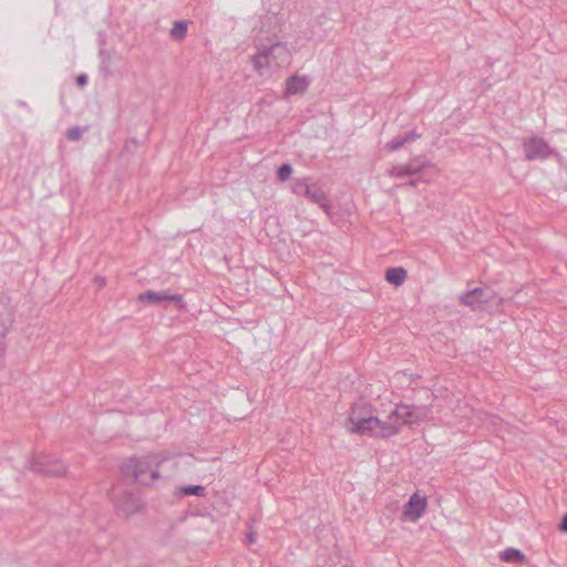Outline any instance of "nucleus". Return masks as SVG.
<instances>
[{
	"label": "nucleus",
	"instance_id": "a878e982",
	"mask_svg": "<svg viewBox=\"0 0 567 567\" xmlns=\"http://www.w3.org/2000/svg\"><path fill=\"white\" fill-rule=\"evenodd\" d=\"M421 135L417 134L415 131H411L410 133L405 134L403 137L406 140V143H410L416 138H419Z\"/></svg>",
	"mask_w": 567,
	"mask_h": 567
},
{
	"label": "nucleus",
	"instance_id": "f257e3e1",
	"mask_svg": "<svg viewBox=\"0 0 567 567\" xmlns=\"http://www.w3.org/2000/svg\"><path fill=\"white\" fill-rule=\"evenodd\" d=\"M256 50V53L250 56V62L260 76L286 68L291 62V52L284 42H275L270 45L257 44Z\"/></svg>",
	"mask_w": 567,
	"mask_h": 567
},
{
	"label": "nucleus",
	"instance_id": "c756f323",
	"mask_svg": "<svg viewBox=\"0 0 567 567\" xmlns=\"http://www.w3.org/2000/svg\"><path fill=\"white\" fill-rule=\"evenodd\" d=\"M76 83L80 85V86H83L87 83V76L85 74H80L78 78H76Z\"/></svg>",
	"mask_w": 567,
	"mask_h": 567
},
{
	"label": "nucleus",
	"instance_id": "7c9ffc66",
	"mask_svg": "<svg viewBox=\"0 0 567 567\" xmlns=\"http://www.w3.org/2000/svg\"><path fill=\"white\" fill-rule=\"evenodd\" d=\"M419 183V179H410L406 185L415 187Z\"/></svg>",
	"mask_w": 567,
	"mask_h": 567
},
{
	"label": "nucleus",
	"instance_id": "6e6552de",
	"mask_svg": "<svg viewBox=\"0 0 567 567\" xmlns=\"http://www.w3.org/2000/svg\"><path fill=\"white\" fill-rule=\"evenodd\" d=\"M523 148L526 161L545 159L553 154L550 146L537 136L524 140Z\"/></svg>",
	"mask_w": 567,
	"mask_h": 567
},
{
	"label": "nucleus",
	"instance_id": "20e7f679",
	"mask_svg": "<svg viewBox=\"0 0 567 567\" xmlns=\"http://www.w3.org/2000/svg\"><path fill=\"white\" fill-rule=\"evenodd\" d=\"M378 425H374L373 434L379 437H390L399 433L402 425L405 424L403 415L401 413L400 405H395L386 415L378 412Z\"/></svg>",
	"mask_w": 567,
	"mask_h": 567
},
{
	"label": "nucleus",
	"instance_id": "39448f33",
	"mask_svg": "<svg viewBox=\"0 0 567 567\" xmlns=\"http://www.w3.org/2000/svg\"><path fill=\"white\" fill-rule=\"evenodd\" d=\"M503 301L497 295L488 287L474 288L460 296V302L464 306L472 308L473 310L480 309L483 305H487L496 300Z\"/></svg>",
	"mask_w": 567,
	"mask_h": 567
},
{
	"label": "nucleus",
	"instance_id": "393cba45",
	"mask_svg": "<svg viewBox=\"0 0 567 567\" xmlns=\"http://www.w3.org/2000/svg\"><path fill=\"white\" fill-rule=\"evenodd\" d=\"M249 527V533L247 534V542L248 544H255L256 540H257V534L251 529V525L248 526Z\"/></svg>",
	"mask_w": 567,
	"mask_h": 567
},
{
	"label": "nucleus",
	"instance_id": "cd10ccee",
	"mask_svg": "<svg viewBox=\"0 0 567 567\" xmlns=\"http://www.w3.org/2000/svg\"><path fill=\"white\" fill-rule=\"evenodd\" d=\"M94 284L96 285V287H97V288H102V287H104V286H105L106 280H105V278H104V277L96 276V277L94 278Z\"/></svg>",
	"mask_w": 567,
	"mask_h": 567
},
{
	"label": "nucleus",
	"instance_id": "a211bd4d",
	"mask_svg": "<svg viewBox=\"0 0 567 567\" xmlns=\"http://www.w3.org/2000/svg\"><path fill=\"white\" fill-rule=\"evenodd\" d=\"M429 165V162L423 161L420 157H415L410 163L405 164V167L409 176H412L421 173Z\"/></svg>",
	"mask_w": 567,
	"mask_h": 567
},
{
	"label": "nucleus",
	"instance_id": "f03ea898",
	"mask_svg": "<svg viewBox=\"0 0 567 567\" xmlns=\"http://www.w3.org/2000/svg\"><path fill=\"white\" fill-rule=\"evenodd\" d=\"M168 461L164 453L132 457L123 465V472L141 485H151L159 478V467Z\"/></svg>",
	"mask_w": 567,
	"mask_h": 567
},
{
	"label": "nucleus",
	"instance_id": "4468645a",
	"mask_svg": "<svg viewBox=\"0 0 567 567\" xmlns=\"http://www.w3.org/2000/svg\"><path fill=\"white\" fill-rule=\"evenodd\" d=\"M309 79L306 75H292L286 80L285 96L302 94L308 90Z\"/></svg>",
	"mask_w": 567,
	"mask_h": 567
},
{
	"label": "nucleus",
	"instance_id": "5701e85b",
	"mask_svg": "<svg viewBox=\"0 0 567 567\" xmlns=\"http://www.w3.org/2000/svg\"><path fill=\"white\" fill-rule=\"evenodd\" d=\"M388 175L391 177H398V178L409 176L405 165L393 166L392 168H390L388 171Z\"/></svg>",
	"mask_w": 567,
	"mask_h": 567
},
{
	"label": "nucleus",
	"instance_id": "7ed1b4c3",
	"mask_svg": "<svg viewBox=\"0 0 567 567\" xmlns=\"http://www.w3.org/2000/svg\"><path fill=\"white\" fill-rule=\"evenodd\" d=\"M377 411L367 403H357L353 405L349 417L346 421V427L351 433L373 434L374 425H378Z\"/></svg>",
	"mask_w": 567,
	"mask_h": 567
},
{
	"label": "nucleus",
	"instance_id": "423d86ee",
	"mask_svg": "<svg viewBox=\"0 0 567 567\" xmlns=\"http://www.w3.org/2000/svg\"><path fill=\"white\" fill-rule=\"evenodd\" d=\"M28 467L33 472L51 476H62L66 473L64 463L59 460L49 458L48 456L33 457L29 461Z\"/></svg>",
	"mask_w": 567,
	"mask_h": 567
},
{
	"label": "nucleus",
	"instance_id": "412c9836",
	"mask_svg": "<svg viewBox=\"0 0 567 567\" xmlns=\"http://www.w3.org/2000/svg\"><path fill=\"white\" fill-rule=\"evenodd\" d=\"M291 174L292 167L290 164H282L281 166H279L277 172L278 179L281 182L287 181L291 176Z\"/></svg>",
	"mask_w": 567,
	"mask_h": 567
},
{
	"label": "nucleus",
	"instance_id": "6ab92c4d",
	"mask_svg": "<svg viewBox=\"0 0 567 567\" xmlns=\"http://www.w3.org/2000/svg\"><path fill=\"white\" fill-rule=\"evenodd\" d=\"M187 34V22L186 21H175L174 25L171 30V37L174 40H183Z\"/></svg>",
	"mask_w": 567,
	"mask_h": 567
},
{
	"label": "nucleus",
	"instance_id": "2eb2a0df",
	"mask_svg": "<svg viewBox=\"0 0 567 567\" xmlns=\"http://www.w3.org/2000/svg\"><path fill=\"white\" fill-rule=\"evenodd\" d=\"M408 276L406 270L403 267L389 268L385 271V279L388 282L399 287L403 285Z\"/></svg>",
	"mask_w": 567,
	"mask_h": 567
},
{
	"label": "nucleus",
	"instance_id": "0eeeda50",
	"mask_svg": "<svg viewBox=\"0 0 567 567\" xmlns=\"http://www.w3.org/2000/svg\"><path fill=\"white\" fill-rule=\"evenodd\" d=\"M292 192L296 195L308 198L311 203L317 204L319 207L323 209H328L330 206L329 199L327 198L323 190L316 185H308L303 181H297L293 184Z\"/></svg>",
	"mask_w": 567,
	"mask_h": 567
},
{
	"label": "nucleus",
	"instance_id": "4be33fe9",
	"mask_svg": "<svg viewBox=\"0 0 567 567\" xmlns=\"http://www.w3.org/2000/svg\"><path fill=\"white\" fill-rule=\"evenodd\" d=\"M406 144V140L403 136L394 137L391 142L385 145V148L390 152L396 151Z\"/></svg>",
	"mask_w": 567,
	"mask_h": 567
},
{
	"label": "nucleus",
	"instance_id": "f3484780",
	"mask_svg": "<svg viewBox=\"0 0 567 567\" xmlns=\"http://www.w3.org/2000/svg\"><path fill=\"white\" fill-rule=\"evenodd\" d=\"M499 558L502 561L505 563H518V564H525L527 561L526 556L516 548H506L499 554Z\"/></svg>",
	"mask_w": 567,
	"mask_h": 567
},
{
	"label": "nucleus",
	"instance_id": "bb28decb",
	"mask_svg": "<svg viewBox=\"0 0 567 567\" xmlns=\"http://www.w3.org/2000/svg\"><path fill=\"white\" fill-rule=\"evenodd\" d=\"M421 135L417 134L415 131H411L410 133L405 134L403 137L406 140V143H410L416 138H419Z\"/></svg>",
	"mask_w": 567,
	"mask_h": 567
},
{
	"label": "nucleus",
	"instance_id": "9b49d317",
	"mask_svg": "<svg viewBox=\"0 0 567 567\" xmlns=\"http://www.w3.org/2000/svg\"><path fill=\"white\" fill-rule=\"evenodd\" d=\"M400 408L405 424H415L427 420L431 411L429 405L401 404Z\"/></svg>",
	"mask_w": 567,
	"mask_h": 567
},
{
	"label": "nucleus",
	"instance_id": "c85d7f7f",
	"mask_svg": "<svg viewBox=\"0 0 567 567\" xmlns=\"http://www.w3.org/2000/svg\"><path fill=\"white\" fill-rule=\"evenodd\" d=\"M559 530L563 533H567V514L564 515V517L559 524Z\"/></svg>",
	"mask_w": 567,
	"mask_h": 567
},
{
	"label": "nucleus",
	"instance_id": "aec40b11",
	"mask_svg": "<svg viewBox=\"0 0 567 567\" xmlns=\"http://www.w3.org/2000/svg\"><path fill=\"white\" fill-rule=\"evenodd\" d=\"M178 494L181 495H195V496H204L205 495V487L202 485H189V486H182L178 488Z\"/></svg>",
	"mask_w": 567,
	"mask_h": 567
},
{
	"label": "nucleus",
	"instance_id": "dca6fc26",
	"mask_svg": "<svg viewBox=\"0 0 567 567\" xmlns=\"http://www.w3.org/2000/svg\"><path fill=\"white\" fill-rule=\"evenodd\" d=\"M503 421L496 415H489L482 412V417L477 419L476 426H486L495 432H499Z\"/></svg>",
	"mask_w": 567,
	"mask_h": 567
},
{
	"label": "nucleus",
	"instance_id": "1a4fd4ad",
	"mask_svg": "<svg viewBox=\"0 0 567 567\" xmlns=\"http://www.w3.org/2000/svg\"><path fill=\"white\" fill-rule=\"evenodd\" d=\"M427 507V499L414 493L404 506L402 519L408 522L419 520L425 513Z\"/></svg>",
	"mask_w": 567,
	"mask_h": 567
},
{
	"label": "nucleus",
	"instance_id": "ddd939ff",
	"mask_svg": "<svg viewBox=\"0 0 567 567\" xmlns=\"http://www.w3.org/2000/svg\"><path fill=\"white\" fill-rule=\"evenodd\" d=\"M455 417L460 419V425L463 427L468 425H476L477 419L482 417L481 411H475L473 408L468 406L466 403L458 404L454 409Z\"/></svg>",
	"mask_w": 567,
	"mask_h": 567
},
{
	"label": "nucleus",
	"instance_id": "9d476101",
	"mask_svg": "<svg viewBox=\"0 0 567 567\" xmlns=\"http://www.w3.org/2000/svg\"><path fill=\"white\" fill-rule=\"evenodd\" d=\"M116 508L125 517L138 513L143 508V502L136 494L124 492L116 502Z\"/></svg>",
	"mask_w": 567,
	"mask_h": 567
},
{
	"label": "nucleus",
	"instance_id": "f8f14e48",
	"mask_svg": "<svg viewBox=\"0 0 567 567\" xmlns=\"http://www.w3.org/2000/svg\"><path fill=\"white\" fill-rule=\"evenodd\" d=\"M138 300L148 303L172 301L175 302L179 309L184 308L182 295H171L167 291H146L138 296Z\"/></svg>",
	"mask_w": 567,
	"mask_h": 567
},
{
	"label": "nucleus",
	"instance_id": "b1692460",
	"mask_svg": "<svg viewBox=\"0 0 567 567\" xmlns=\"http://www.w3.org/2000/svg\"><path fill=\"white\" fill-rule=\"evenodd\" d=\"M82 135H83V128H81L80 126L71 127L66 132V137L70 141H79L82 138Z\"/></svg>",
	"mask_w": 567,
	"mask_h": 567
}]
</instances>
